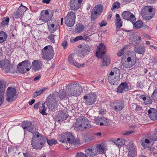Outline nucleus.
I'll list each match as a JSON object with an SVG mask.
<instances>
[{"label":"nucleus","instance_id":"1","mask_svg":"<svg viewBox=\"0 0 157 157\" xmlns=\"http://www.w3.org/2000/svg\"><path fill=\"white\" fill-rule=\"evenodd\" d=\"M46 140L50 146L56 144L57 142V141L54 139L48 140L44 135L36 131L33 134L31 144L33 149L36 150H40L44 146Z\"/></svg>","mask_w":157,"mask_h":157},{"label":"nucleus","instance_id":"2","mask_svg":"<svg viewBox=\"0 0 157 157\" xmlns=\"http://www.w3.org/2000/svg\"><path fill=\"white\" fill-rule=\"evenodd\" d=\"M75 130L78 132H83L92 127L89 121L84 116H80L75 119L73 124Z\"/></svg>","mask_w":157,"mask_h":157},{"label":"nucleus","instance_id":"3","mask_svg":"<svg viewBox=\"0 0 157 157\" xmlns=\"http://www.w3.org/2000/svg\"><path fill=\"white\" fill-rule=\"evenodd\" d=\"M60 142L65 143H69L71 145L77 146L80 144V140L75 139L74 135L71 133L67 132L62 134L58 139Z\"/></svg>","mask_w":157,"mask_h":157},{"label":"nucleus","instance_id":"4","mask_svg":"<svg viewBox=\"0 0 157 157\" xmlns=\"http://www.w3.org/2000/svg\"><path fill=\"white\" fill-rule=\"evenodd\" d=\"M82 89L81 85L78 83H69L66 88V92L69 96H78L81 93Z\"/></svg>","mask_w":157,"mask_h":157},{"label":"nucleus","instance_id":"5","mask_svg":"<svg viewBox=\"0 0 157 157\" xmlns=\"http://www.w3.org/2000/svg\"><path fill=\"white\" fill-rule=\"evenodd\" d=\"M126 57H123L122 58V64L124 67L126 68H130L132 67L136 62V54L133 52H132L129 55V56L126 59Z\"/></svg>","mask_w":157,"mask_h":157},{"label":"nucleus","instance_id":"6","mask_svg":"<svg viewBox=\"0 0 157 157\" xmlns=\"http://www.w3.org/2000/svg\"><path fill=\"white\" fill-rule=\"evenodd\" d=\"M54 54L53 47L51 45L46 46L42 50L41 56L45 60H51L53 59Z\"/></svg>","mask_w":157,"mask_h":157},{"label":"nucleus","instance_id":"7","mask_svg":"<svg viewBox=\"0 0 157 157\" xmlns=\"http://www.w3.org/2000/svg\"><path fill=\"white\" fill-rule=\"evenodd\" d=\"M76 15L75 12L70 11L68 12L64 18L65 23L69 27H72L75 23Z\"/></svg>","mask_w":157,"mask_h":157},{"label":"nucleus","instance_id":"8","mask_svg":"<svg viewBox=\"0 0 157 157\" xmlns=\"http://www.w3.org/2000/svg\"><path fill=\"white\" fill-rule=\"evenodd\" d=\"M31 63L29 60H25L19 63L17 65L18 71L22 74L25 73L30 69Z\"/></svg>","mask_w":157,"mask_h":157},{"label":"nucleus","instance_id":"9","mask_svg":"<svg viewBox=\"0 0 157 157\" xmlns=\"http://www.w3.org/2000/svg\"><path fill=\"white\" fill-rule=\"evenodd\" d=\"M17 91L15 88L9 87L6 92V98L8 102L15 100L17 98Z\"/></svg>","mask_w":157,"mask_h":157},{"label":"nucleus","instance_id":"10","mask_svg":"<svg viewBox=\"0 0 157 157\" xmlns=\"http://www.w3.org/2000/svg\"><path fill=\"white\" fill-rule=\"evenodd\" d=\"M152 9L151 6H147L144 7L141 11L142 15L143 18L146 20H149L152 18L154 14H151Z\"/></svg>","mask_w":157,"mask_h":157},{"label":"nucleus","instance_id":"11","mask_svg":"<svg viewBox=\"0 0 157 157\" xmlns=\"http://www.w3.org/2000/svg\"><path fill=\"white\" fill-rule=\"evenodd\" d=\"M103 10V7L101 4L96 5L93 8L91 13V20L93 21L95 20L97 16L100 15Z\"/></svg>","mask_w":157,"mask_h":157},{"label":"nucleus","instance_id":"12","mask_svg":"<svg viewBox=\"0 0 157 157\" xmlns=\"http://www.w3.org/2000/svg\"><path fill=\"white\" fill-rule=\"evenodd\" d=\"M110 106L112 109L117 112L121 111L124 107V104L123 101L117 100L111 103Z\"/></svg>","mask_w":157,"mask_h":157},{"label":"nucleus","instance_id":"13","mask_svg":"<svg viewBox=\"0 0 157 157\" xmlns=\"http://www.w3.org/2000/svg\"><path fill=\"white\" fill-rule=\"evenodd\" d=\"M47 100L48 103L47 105L48 108L53 110L56 106H57V101L56 99V97L54 94H50L48 97Z\"/></svg>","mask_w":157,"mask_h":157},{"label":"nucleus","instance_id":"14","mask_svg":"<svg viewBox=\"0 0 157 157\" xmlns=\"http://www.w3.org/2000/svg\"><path fill=\"white\" fill-rule=\"evenodd\" d=\"M83 102L87 105H92L95 102L97 98L96 95L95 94H88L87 95L83 96Z\"/></svg>","mask_w":157,"mask_h":157},{"label":"nucleus","instance_id":"15","mask_svg":"<svg viewBox=\"0 0 157 157\" xmlns=\"http://www.w3.org/2000/svg\"><path fill=\"white\" fill-rule=\"evenodd\" d=\"M21 126L24 130L27 129L29 132L33 134L34 133V132L36 130V126L33 125L32 123L29 121H23Z\"/></svg>","mask_w":157,"mask_h":157},{"label":"nucleus","instance_id":"16","mask_svg":"<svg viewBox=\"0 0 157 157\" xmlns=\"http://www.w3.org/2000/svg\"><path fill=\"white\" fill-rule=\"evenodd\" d=\"M105 46L102 43H100L97 46V51L96 52V56L99 58L101 56H105L106 52Z\"/></svg>","mask_w":157,"mask_h":157},{"label":"nucleus","instance_id":"17","mask_svg":"<svg viewBox=\"0 0 157 157\" xmlns=\"http://www.w3.org/2000/svg\"><path fill=\"white\" fill-rule=\"evenodd\" d=\"M121 15L124 19L129 21L132 23L136 21L135 16L129 11H124Z\"/></svg>","mask_w":157,"mask_h":157},{"label":"nucleus","instance_id":"18","mask_svg":"<svg viewBox=\"0 0 157 157\" xmlns=\"http://www.w3.org/2000/svg\"><path fill=\"white\" fill-rule=\"evenodd\" d=\"M28 9L25 6H20L17 11H14L13 14V18L15 19L20 18L22 16L24 12H25Z\"/></svg>","mask_w":157,"mask_h":157},{"label":"nucleus","instance_id":"19","mask_svg":"<svg viewBox=\"0 0 157 157\" xmlns=\"http://www.w3.org/2000/svg\"><path fill=\"white\" fill-rule=\"evenodd\" d=\"M83 0H71L70 6L72 10H77L80 8Z\"/></svg>","mask_w":157,"mask_h":157},{"label":"nucleus","instance_id":"20","mask_svg":"<svg viewBox=\"0 0 157 157\" xmlns=\"http://www.w3.org/2000/svg\"><path fill=\"white\" fill-rule=\"evenodd\" d=\"M52 15L49 14L48 10H44L42 11L40 13V20L43 22H47L51 19Z\"/></svg>","mask_w":157,"mask_h":157},{"label":"nucleus","instance_id":"21","mask_svg":"<svg viewBox=\"0 0 157 157\" xmlns=\"http://www.w3.org/2000/svg\"><path fill=\"white\" fill-rule=\"evenodd\" d=\"M0 67L5 70L6 72L10 71L11 65L10 61L8 59H5L0 61Z\"/></svg>","mask_w":157,"mask_h":157},{"label":"nucleus","instance_id":"22","mask_svg":"<svg viewBox=\"0 0 157 157\" xmlns=\"http://www.w3.org/2000/svg\"><path fill=\"white\" fill-rule=\"evenodd\" d=\"M128 83L125 82L121 83L117 89V93L122 94L128 90Z\"/></svg>","mask_w":157,"mask_h":157},{"label":"nucleus","instance_id":"23","mask_svg":"<svg viewBox=\"0 0 157 157\" xmlns=\"http://www.w3.org/2000/svg\"><path fill=\"white\" fill-rule=\"evenodd\" d=\"M5 86L4 82L0 81V106L3 104L4 100Z\"/></svg>","mask_w":157,"mask_h":157},{"label":"nucleus","instance_id":"24","mask_svg":"<svg viewBox=\"0 0 157 157\" xmlns=\"http://www.w3.org/2000/svg\"><path fill=\"white\" fill-rule=\"evenodd\" d=\"M42 62L40 60H34L32 63V68L33 71H36L41 69Z\"/></svg>","mask_w":157,"mask_h":157},{"label":"nucleus","instance_id":"25","mask_svg":"<svg viewBox=\"0 0 157 157\" xmlns=\"http://www.w3.org/2000/svg\"><path fill=\"white\" fill-rule=\"evenodd\" d=\"M127 146L128 156H135L136 150L133 143L132 142H130Z\"/></svg>","mask_w":157,"mask_h":157},{"label":"nucleus","instance_id":"26","mask_svg":"<svg viewBox=\"0 0 157 157\" xmlns=\"http://www.w3.org/2000/svg\"><path fill=\"white\" fill-rule=\"evenodd\" d=\"M113 71L115 73H117V72L118 73V77H117V80H116L115 79H116V78H115L114 79L110 80L109 79V76L108 77V79L109 82L111 84H112L113 85H117V83L120 81V78H119V76L120 75L119 74L120 73V70L117 67H115L113 68Z\"/></svg>","mask_w":157,"mask_h":157},{"label":"nucleus","instance_id":"27","mask_svg":"<svg viewBox=\"0 0 157 157\" xmlns=\"http://www.w3.org/2000/svg\"><path fill=\"white\" fill-rule=\"evenodd\" d=\"M90 50V48L88 45L84 44L81 46L79 51L80 54L83 56H85L87 55Z\"/></svg>","mask_w":157,"mask_h":157},{"label":"nucleus","instance_id":"28","mask_svg":"<svg viewBox=\"0 0 157 157\" xmlns=\"http://www.w3.org/2000/svg\"><path fill=\"white\" fill-rule=\"evenodd\" d=\"M101 59V66L102 67L108 66L110 64V58L106 56H100Z\"/></svg>","mask_w":157,"mask_h":157},{"label":"nucleus","instance_id":"29","mask_svg":"<svg viewBox=\"0 0 157 157\" xmlns=\"http://www.w3.org/2000/svg\"><path fill=\"white\" fill-rule=\"evenodd\" d=\"M148 113L150 118L153 121L157 119V109L151 108L148 110Z\"/></svg>","mask_w":157,"mask_h":157},{"label":"nucleus","instance_id":"30","mask_svg":"<svg viewBox=\"0 0 157 157\" xmlns=\"http://www.w3.org/2000/svg\"><path fill=\"white\" fill-rule=\"evenodd\" d=\"M75 54L74 53H71L70 54L68 57V60L69 63L73 65L78 68L80 67L81 66L79 65V63L76 62L74 59L73 56Z\"/></svg>","mask_w":157,"mask_h":157},{"label":"nucleus","instance_id":"31","mask_svg":"<svg viewBox=\"0 0 157 157\" xmlns=\"http://www.w3.org/2000/svg\"><path fill=\"white\" fill-rule=\"evenodd\" d=\"M68 117V116L65 113H59L57 117L56 120L59 122H62L66 120Z\"/></svg>","mask_w":157,"mask_h":157},{"label":"nucleus","instance_id":"32","mask_svg":"<svg viewBox=\"0 0 157 157\" xmlns=\"http://www.w3.org/2000/svg\"><path fill=\"white\" fill-rule=\"evenodd\" d=\"M134 50L137 53L143 55L144 53L145 49L144 46H140L135 47Z\"/></svg>","mask_w":157,"mask_h":157},{"label":"nucleus","instance_id":"33","mask_svg":"<svg viewBox=\"0 0 157 157\" xmlns=\"http://www.w3.org/2000/svg\"><path fill=\"white\" fill-rule=\"evenodd\" d=\"M10 21L9 17H4L2 20V21L1 22L0 24V27H5L9 25V23Z\"/></svg>","mask_w":157,"mask_h":157},{"label":"nucleus","instance_id":"34","mask_svg":"<svg viewBox=\"0 0 157 157\" xmlns=\"http://www.w3.org/2000/svg\"><path fill=\"white\" fill-rule=\"evenodd\" d=\"M7 37V35L5 32L3 31L0 32V43L5 41Z\"/></svg>","mask_w":157,"mask_h":157},{"label":"nucleus","instance_id":"35","mask_svg":"<svg viewBox=\"0 0 157 157\" xmlns=\"http://www.w3.org/2000/svg\"><path fill=\"white\" fill-rule=\"evenodd\" d=\"M47 108L45 105V103H43L39 107V112L42 115H47V113L45 112Z\"/></svg>","mask_w":157,"mask_h":157},{"label":"nucleus","instance_id":"36","mask_svg":"<svg viewBox=\"0 0 157 157\" xmlns=\"http://www.w3.org/2000/svg\"><path fill=\"white\" fill-rule=\"evenodd\" d=\"M46 90L45 88H42L39 89L34 92L33 94V97H36L40 95L43 92H44Z\"/></svg>","mask_w":157,"mask_h":157},{"label":"nucleus","instance_id":"37","mask_svg":"<svg viewBox=\"0 0 157 157\" xmlns=\"http://www.w3.org/2000/svg\"><path fill=\"white\" fill-rule=\"evenodd\" d=\"M48 28L49 31L51 33H53L56 30L58 29L59 26L58 25H56L55 27V25L54 24H50L48 25Z\"/></svg>","mask_w":157,"mask_h":157},{"label":"nucleus","instance_id":"38","mask_svg":"<svg viewBox=\"0 0 157 157\" xmlns=\"http://www.w3.org/2000/svg\"><path fill=\"white\" fill-rule=\"evenodd\" d=\"M93 151L94 150L92 149L88 148L85 150L86 155L87 156L90 157H93L95 155L97 154L96 152H94Z\"/></svg>","mask_w":157,"mask_h":157},{"label":"nucleus","instance_id":"39","mask_svg":"<svg viewBox=\"0 0 157 157\" xmlns=\"http://www.w3.org/2000/svg\"><path fill=\"white\" fill-rule=\"evenodd\" d=\"M58 94L59 97L61 100L65 98L68 96L67 94H66V91L64 92L63 91L60 90Z\"/></svg>","mask_w":157,"mask_h":157},{"label":"nucleus","instance_id":"40","mask_svg":"<svg viewBox=\"0 0 157 157\" xmlns=\"http://www.w3.org/2000/svg\"><path fill=\"white\" fill-rule=\"evenodd\" d=\"M115 144L117 146H121L124 145L125 143V140L124 139H117V140L116 141Z\"/></svg>","mask_w":157,"mask_h":157},{"label":"nucleus","instance_id":"41","mask_svg":"<svg viewBox=\"0 0 157 157\" xmlns=\"http://www.w3.org/2000/svg\"><path fill=\"white\" fill-rule=\"evenodd\" d=\"M133 23L135 28L137 29L140 28H142L143 26L142 22L140 20L138 21L135 23L134 22Z\"/></svg>","mask_w":157,"mask_h":157},{"label":"nucleus","instance_id":"42","mask_svg":"<svg viewBox=\"0 0 157 157\" xmlns=\"http://www.w3.org/2000/svg\"><path fill=\"white\" fill-rule=\"evenodd\" d=\"M150 141L147 139L144 140V138L141 140L140 141V144L142 146L145 147L147 146V144H149Z\"/></svg>","mask_w":157,"mask_h":157},{"label":"nucleus","instance_id":"43","mask_svg":"<svg viewBox=\"0 0 157 157\" xmlns=\"http://www.w3.org/2000/svg\"><path fill=\"white\" fill-rule=\"evenodd\" d=\"M97 150L100 153L103 154L104 153L105 147L102 144H100L97 146Z\"/></svg>","mask_w":157,"mask_h":157},{"label":"nucleus","instance_id":"44","mask_svg":"<svg viewBox=\"0 0 157 157\" xmlns=\"http://www.w3.org/2000/svg\"><path fill=\"white\" fill-rule=\"evenodd\" d=\"M76 29L78 33H81L83 31L84 26L82 25L78 24L76 25Z\"/></svg>","mask_w":157,"mask_h":157},{"label":"nucleus","instance_id":"45","mask_svg":"<svg viewBox=\"0 0 157 157\" xmlns=\"http://www.w3.org/2000/svg\"><path fill=\"white\" fill-rule=\"evenodd\" d=\"M84 39L83 37L82 36H77L74 38H71L70 40V41L72 43H73L74 42L77 41H78Z\"/></svg>","mask_w":157,"mask_h":157},{"label":"nucleus","instance_id":"46","mask_svg":"<svg viewBox=\"0 0 157 157\" xmlns=\"http://www.w3.org/2000/svg\"><path fill=\"white\" fill-rule=\"evenodd\" d=\"M120 4L118 2H114L112 5L111 10H113L114 9L117 8L118 9L120 7Z\"/></svg>","mask_w":157,"mask_h":157},{"label":"nucleus","instance_id":"47","mask_svg":"<svg viewBox=\"0 0 157 157\" xmlns=\"http://www.w3.org/2000/svg\"><path fill=\"white\" fill-rule=\"evenodd\" d=\"M103 117H98L94 119V122L97 125H99V122L102 121Z\"/></svg>","mask_w":157,"mask_h":157},{"label":"nucleus","instance_id":"48","mask_svg":"<svg viewBox=\"0 0 157 157\" xmlns=\"http://www.w3.org/2000/svg\"><path fill=\"white\" fill-rule=\"evenodd\" d=\"M55 36L54 34H50L48 36V39L52 43H54L55 42L54 36Z\"/></svg>","mask_w":157,"mask_h":157},{"label":"nucleus","instance_id":"49","mask_svg":"<svg viewBox=\"0 0 157 157\" xmlns=\"http://www.w3.org/2000/svg\"><path fill=\"white\" fill-rule=\"evenodd\" d=\"M75 157H88L85 154L82 152H78L76 153Z\"/></svg>","mask_w":157,"mask_h":157},{"label":"nucleus","instance_id":"50","mask_svg":"<svg viewBox=\"0 0 157 157\" xmlns=\"http://www.w3.org/2000/svg\"><path fill=\"white\" fill-rule=\"evenodd\" d=\"M103 118L102 119V121L105 124V126H108L109 125L110 123L109 122V120H108L107 119L103 117Z\"/></svg>","mask_w":157,"mask_h":157},{"label":"nucleus","instance_id":"51","mask_svg":"<svg viewBox=\"0 0 157 157\" xmlns=\"http://www.w3.org/2000/svg\"><path fill=\"white\" fill-rule=\"evenodd\" d=\"M152 102V101L150 97H147L146 99L144 102V103L146 105H148L151 104Z\"/></svg>","mask_w":157,"mask_h":157},{"label":"nucleus","instance_id":"52","mask_svg":"<svg viewBox=\"0 0 157 157\" xmlns=\"http://www.w3.org/2000/svg\"><path fill=\"white\" fill-rule=\"evenodd\" d=\"M115 25L116 26V28L118 29H120L122 26V21L121 22H116Z\"/></svg>","mask_w":157,"mask_h":157},{"label":"nucleus","instance_id":"53","mask_svg":"<svg viewBox=\"0 0 157 157\" xmlns=\"http://www.w3.org/2000/svg\"><path fill=\"white\" fill-rule=\"evenodd\" d=\"M125 49V47L121 49L120 51H118L117 53V55L119 57L121 56L122 54H123L124 50Z\"/></svg>","mask_w":157,"mask_h":157},{"label":"nucleus","instance_id":"54","mask_svg":"<svg viewBox=\"0 0 157 157\" xmlns=\"http://www.w3.org/2000/svg\"><path fill=\"white\" fill-rule=\"evenodd\" d=\"M107 24V22L105 21H102L99 24V25L101 27H103L106 25Z\"/></svg>","mask_w":157,"mask_h":157},{"label":"nucleus","instance_id":"55","mask_svg":"<svg viewBox=\"0 0 157 157\" xmlns=\"http://www.w3.org/2000/svg\"><path fill=\"white\" fill-rule=\"evenodd\" d=\"M157 140V136H153L150 138V141L151 143H154Z\"/></svg>","mask_w":157,"mask_h":157},{"label":"nucleus","instance_id":"56","mask_svg":"<svg viewBox=\"0 0 157 157\" xmlns=\"http://www.w3.org/2000/svg\"><path fill=\"white\" fill-rule=\"evenodd\" d=\"M63 46L64 49L66 48L67 45V42L66 40H64L63 41L61 44Z\"/></svg>","mask_w":157,"mask_h":157},{"label":"nucleus","instance_id":"57","mask_svg":"<svg viewBox=\"0 0 157 157\" xmlns=\"http://www.w3.org/2000/svg\"><path fill=\"white\" fill-rule=\"evenodd\" d=\"M40 102L39 101L36 103H35L34 106V108L35 109H37L39 107V106L40 105Z\"/></svg>","mask_w":157,"mask_h":157},{"label":"nucleus","instance_id":"58","mask_svg":"<svg viewBox=\"0 0 157 157\" xmlns=\"http://www.w3.org/2000/svg\"><path fill=\"white\" fill-rule=\"evenodd\" d=\"M135 105L136 106L135 108V110L136 111H140L142 109V107L141 106L136 104H135Z\"/></svg>","mask_w":157,"mask_h":157},{"label":"nucleus","instance_id":"59","mask_svg":"<svg viewBox=\"0 0 157 157\" xmlns=\"http://www.w3.org/2000/svg\"><path fill=\"white\" fill-rule=\"evenodd\" d=\"M136 86L138 88H142L143 86L142 83L141 82H138Z\"/></svg>","mask_w":157,"mask_h":157},{"label":"nucleus","instance_id":"60","mask_svg":"<svg viewBox=\"0 0 157 157\" xmlns=\"http://www.w3.org/2000/svg\"><path fill=\"white\" fill-rule=\"evenodd\" d=\"M155 91H155V90L151 95V97L153 99H155L156 98V97L157 96V94Z\"/></svg>","mask_w":157,"mask_h":157},{"label":"nucleus","instance_id":"61","mask_svg":"<svg viewBox=\"0 0 157 157\" xmlns=\"http://www.w3.org/2000/svg\"><path fill=\"white\" fill-rule=\"evenodd\" d=\"M133 132L132 131H126L125 133H124L123 135H128L131 134Z\"/></svg>","mask_w":157,"mask_h":157},{"label":"nucleus","instance_id":"62","mask_svg":"<svg viewBox=\"0 0 157 157\" xmlns=\"http://www.w3.org/2000/svg\"><path fill=\"white\" fill-rule=\"evenodd\" d=\"M147 2L149 3H154L156 2V0H146Z\"/></svg>","mask_w":157,"mask_h":157},{"label":"nucleus","instance_id":"63","mask_svg":"<svg viewBox=\"0 0 157 157\" xmlns=\"http://www.w3.org/2000/svg\"><path fill=\"white\" fill-rule=\"evenodd\" d=\"M51 0H42V2L44 3H46L47 4H49Z\"/></svg>","mask_w":157,"mask_h":157},{"label":"nucleus","instance_id":"64","mask_svg":"<svg viewBox=\"0 0 157 157\" xmlns=\"http://www.w3.org/2000/svg\"><path fill=\"white\" fill-rule=\"evenodd\" d=\"M41 77V76L40 75H39L33 79L34 81H36L39 80Z\"/></svg>","mask_w":157,"mask_h":157}]
</instances>
